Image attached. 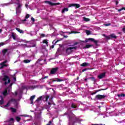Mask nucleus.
I'll return each mask as SVG.
<instances>
[{
    "label": "nucleus",
    "instance_id": "obj_1",
    "mask_svg": "<svg viewBox=\"0 0 125 125\" xmlns=\"http://www.w3.org/2000/svg\"><path fill=\"white\" fill-rule=\"evenodd\" d=\"M93 42L95 43V45L97 46L98 45V40H95L93 38H89V39H86L85 41H81V42Z\"/></svg>",
    "mask_w": 125,
    "mask_h": 125
},
{
    "label": "nucleus",
    "instance_id": "obj_2",
    "mask_svg": "<svg viewBox=\"0 0 125 125\" xmlns=\"http://www.w3.org/2000/svg\"><path fill=\"white\" fill-rule=\"evenodd\" d=\"M3 82H5L4 84L6 85L8 83H10V79L7 75H4L3 77L1 79Z\"/></svg>",
    "mask_w": 125,
    "mask_h": 125
},
{
    "label": "nucleus",
    "instance_id": "obj_3",
    "mask_svg": "<svg viewBox=\"0 0 125 125\" xmlns=\"http://www.w3.org/2000/svg\"><path fill=\"white\" fill-rule=\"evenodd\" d=\"M22 3L18 2L17 3V13H21V11H22Z\"/></svg>",
    "mask_w": 125,
    "mask_h": 125
},
{
    "label": "nucleus",
    "instance_id": "obj_4",
    "mask_svg": "<svg viewBox=\"0 0 125 125\" xmlns=\"http://www.w3.org/2000/svg\"><path fill=\"white\" fill-rule=\"evenodd\" d=\"M77 48H78V47L77 46L68 47L66 49V53L68 55L71 54V53L73 52V50L76 49Z\"/></svg>",
    "mask_w": 125,
    "mask_h": 125
},
{
    "label": "nucleus",
    "instance_id": "obj_5",
    "mask_svg": "<svg viewBox=\"0 0 125 125\" xmlns=\"http://www.w3.org/2000/svg\"><path fill=\"white\" fill-rule=\"evenodd\" d=\"M103 36L104 37L106 40H112V39H117V38L114 34H112L109 36H107L105 34H103Z\"/></svg>",
    "mask_w": 125,
    "mask_h": 125
},
{
    "label": "nucleus",
    "instance_id": "obj_6",
    "mask_svg": "<svg viewBox=\"0 0 125 125\" xmlns=\"http://www.w3.org/2000/svg\"><path fill=\"white\" fill-rule=\"evenodd\" d=\"M106 96L103 95H100V94H99V95H97L96 96H95V99H98V100H101L102 99H104V98H106Z\"/></svg>",
    "mask_w": 125,
    "mask_h": 125
},
{
    "label": "nucleus",
    "instance_id": "obj_7",
    "mask_svg": "<svg viewBox=\"0 0 125 125\" xmlns=\"http://www.w3.org/2000/svg\"><path fill=\"white\" fill-rule=\"evenodd\" d=\"M45 3H47L48 4H49V5H51V6H53V5H59L60 4V3H53L52 2H50V1H45Z\"/></svg>",
    "mask_w": 125,
    "mask_h": 125
},
{
    "label": "nucleus",
    "instance_id": "obj_8",
    "mask_svg": "<svg viewBox=\"0 0 125 125\" xmlns=\"http://www.w3.org/2000/svg\"><path fill=\"white\" fill-rule=\"evenodd\" d=\"M73 6L76 7V8H80V7H81V5L77 3H71L68 5V7H72Z\"/></svg>",
    "mask_w": 125,
    "mask_h": 125
},
{
    "label": "nucleus",
    "instance_id": "obj_9",
    "mask_svg": "<svg viewBox=\"0 0 125 125\" xmlns=\"http://www.w3.org/2000/svg\"><path fill=\"white\" fill-rule=\"evenodd\" d=\"M15 101H16V100H15L14 99H12L10 100L8 102L7 104L6 105H4V107H9V106H10V104H11V102H15Z\"/></svg>",
    "mask_w": 125,
    "mask_h": 125
},
{
    "label": "nucleus",
    "instance_id": "obj_10",
    "mask_svg": "<svg viewBox=\"0 0 125 125\" xmlns=\"http://www.w3.org/2000/svg\"><path fill=\"white\" fill-rule=\"evenodd\" d=\"M59 69V68L58 67H55V68H53L51 69L50 74H51V75H53L54 74H55L56 73V72H57V71H58V69Z\"/></svg>",
    "mask_w": 125,
    "mask_h": 125
},
{
    "label": "nucleus",
    "instance_id": "obj_11",
    "mask_svg": "<svg viewBox=\"0 0 125 125\" xmlns=\"http://www.w3.org/2000/svg\"><path fill=\"white\" fill-rule=\"evenodd\" d=\"M106 76V73L104 72L99 75L98 76V79H100V80H101V79H103V78H105V76Z\"/></svg>",
    "mask_w": 125,
    "mask_h": 125
},
{
    "label": "nucleus",
    "instance_id": "obj_12",
    "mask_svg": "<svg viewBox=\"0 0 125 125\" xmlns=\"http://www.w3.org/2000/svg\"><path fill=\"white\" fill-rule=\"evenodd\" d=\"M23 88H26V89H34V88H36L35 86H22Z\"/></svg>",
    "mask_w": 125,
    "mask_h": 125
},
{
    "label": "nucleus",
    "instance_id": "obj_13",
    "mask_svg": "<svg viewBox=\"0 0 125 125\" xmlns=\"http://www.w3.org/2000/svg\"><path fill=\"white\" fill-rule=\"evenodd\" d=\"M36 97L35 95L32 96L30 97V100L31 101L30 104H34V100L35 99Z\"/></svg>",
    "mask_w": 125,
    "mask_h": 125
},
{
    "label": "nucleus",
    "instance_id": "obj_14",
    "mask_svg": "<svg viewBox=\"0 0 125 125\" xmlns=\"http://www.w3.org/2000/svg\"><path fill=\"white\" fill-rule=\"evenodd\" d=\"M8 51V49H4L3 50H2V53L3 56L5 55V54H6V52H7Z\"/></svg>",
    "mask_w": 125,
    "mask_h": 125
},
{
    "label": "nucleus",
    "instance_id": "obj_15",
    "mask_svg": "<svg viewBox=\"0 0 125 125\" xmlns=\"http://www.w3.org/2000/svg\"><path fill=\"white\" fill-rule=\"evenodd\" d=\"M89 65V63H88L87 62H83L81 65V66H82V67H86Z\"/></svg>",
    "mask_w": 125,
    "mask_h": 125
},
{
    "label": "nucleus",
    "instance_id": "obj_16",
    "mask_svg": "<svg viewBox=\"0 0 125 125\" xmlns=\"http://www.w3.org/2000/svg\"><path fill=\"white\" fill-rule=\"evenodd\" d=\"M37 46L36 43H31L29 47H36Z\"/></svg>",
    "mask_w": 125,
    "mask_h": 125
},
{
    "label": "nucleus",
    "instance_id": "obj_17",
    "mask_svg": "<svg viewBox=\"0 0 125 125\" xmlns=\"http://www.w3.org/2000/svg\"><path fill=\"white\" fill-rule=\"evenodd\" d=\"M16 30L19 32V33H20V34H24V31L20 29V28H16Z\"/></svg>",
    "mask_w": 125,
    "mask_h": 125
},
{
    "label": "nucleus",
    "instance_id": "obj_18",
    "mask_svg": "<svg viewBox=\"0 0 125 125\" xmlns=\"http://www.w3.org/2000/svg\"><path fill=\"white\" fill-rule=\"evenodd\" d=\"M69 11V8H64L62 10V13H64L65 12Z\"/></svg>",
    "mask_w": 125,
    "mask_h": 125
},
{
    "label": "nucleus",
    "instance_id": "obj_19",
    "mask_svg": "<svg viewBox=\"0 0 125 125\" xmlns=\"http://www.w3.org/2000/svg\"><path fill=\"white\" fill-rule=\"evenodd\" d=\"M106 89H107V88H105V89H100L98 90H97L96 91L94 92V93H95V94H96V93H97V92H99V91H101L102 90H106Z\"/></svg>",
    "mask_w": 125,
    "mask_h": 125
},
{
    "label": "nucleus",
    "instance_id": "obj_20",
    "mask_svg": "<svg viewBox=\"0 0 125 125\" xmlns=\"http://www.w3.org/2000/svg\"><path fill=\"white\" fill-rule=\"evenodd\" d=\"M88 80H91V81H92V82H96V80H95V78H94V77H89L88 78Z\"/></svg>",
    "mask_w": 125,
    "mask_h": 125
},
{
    "label": "nucleus",
    "instance_id": "obj_21",
    "mask_svg": "<svg viewBox=\"0 0 125 125\" xmlns=\"http://www.w3.org/2000/svg\"><path fill=\"white\" fill-rule=\"evenodd\" d=\"M92 46H93V45H92V44H86V45L84 47V48H90V47H92Z\"/></svg>",
    "mask_w": 125,
    "mask_h": 125
},
{
    "label": "nucleus",
    "instance_id": "obj_22",
    "mask_svg": "<svg viewBox=\"0 0 125 125\" xmlns=\"http://www.w3.org/2000/svg\"><path fill=\"white\" fill-rule=\"evenodd\" d=\"M2 94L4 96H6V95H7L8 94V93H7V90L5 89L3 92H2Z\"/></svg>",
    "mask_w": 125,
    "mask_h": 125
},
{
    "label": "nucleus",
    "instance_id": "obj_23",
    "mask_svg": "<svg viewBox=\"0 0 125 125\" xmlns=\"http://www.w3.org/2000/svg\"><path fill=\"white\" fill-rule=\"evenodd\" d=\"M0 97H1V100H0V104L2 105L3 104L4 101H3V99L2 98V96H0Z\"/></svg>",
    "mask_w": 125,
    "mask_h": 125
},
{
    "label": "nucleus",
    "instance_id": "obj_24",
    "mask_svg": "<svg viewBox=\"0 0 125 125\" xmlns=\"http://www.w3.org/2000/svg\"><path fill=\"white\" fill-rule=\"evenodd\" d=\"M10 110H11V112H12L13 113L16 112V109H15L13 107H10Z\"/></svg>",
    "mask_w": 125,
    "mask_h": 125
},
{
    "label": "nucleus",
    "instance_id": "obj_25",
    "mask_svg": "<svg viewBox=\"0 0 125 125\" xmlns=\"http://www.w3.org/2000/svg\"><path fill=\"white\" fill-rule=\"evenodd\" d=\"M42 96H40V97L38 98L36 100V102H39L42 100Z\"/></svg>",
    "mask_w": 125,
    "mask_h": 125
},
{
    "label": "nucleus",
    "instance_id": "obj_26",
    "mask_svg": "<svg viewBox=\"0 0 125 125\" xmlns=\"http://www.w3.org/2000/svg\"><path fill=\"white\" fill-rule=\"evenodd\" d=\"M48 40H43L42 41V43H45L46 44V45H47L48 44V42H47Z\"/></svg>",
    "mask_w": 125,
    "mask_h": 125
},
{
    "label": "nucleus",
    "instance_id": "obj_27",
    "mask_svg": "<svg viewBox=\"0 0 125 125\" xmlns=\"http://www.w3.org/2000/svg\"><path fill=\"white\" fill-rule=\"evenodd\" d=\"M24 63H30L31 62V60H24L23 61Z\"/></svg>",
    "mask_w": 125,
    "mask_h": 125
},
{
    "label": "nucleus",
    "instance_id": "obj_28",
    "mask_svg": "<svg viewBox=\"0 0 125 125\" xmlns=\"http://www.w3.org/2000/svg\"><path fill=\"white\" fill-rule=\"evenodd\" d=\"M77 106H76V104H75L74 103L72 104L71 108H73L74 109H75V108H77Z\"/></svg>",
    "mask_w": 125,
    "mask_h": 125
},
{
    "label": "nucleus",
    "instance_id": "obj_29",
    "mask_svg": "<svg viewBox=\"0 0 125 125\" xmlns=\"http://www.w3.org/2000/svg\"><path fill=\"white\" fill-rule=\"evenodd\" d=\"M49 97H50V96L48 95H46L45 96V101H46V102H47L48 99H49Z\"/></svg>",
    "mask_w": 125,
    "mask_h": 125
},
{
    "label": "nucleus",
    "instance_id": "obj_30",
    "mask_svg": "<svg viewBox=\"0 0 125 125\" xmlns=\"http://www.w3.org/2000/svg\"><path fill=\"white\" fill-rule=\"evenodd\" d=\"M79 33H80V32L75 31H71L70 32H69V34H79Z\"/></svg>",
    "mask_w": 125,
    "mask_h": 125
},
{
    "label": "nucleus",
    "instance_id": "obj_31",
    "mask_svg": "<svg viewBox=\"0 0 125 125\" xmlns=\"http://www.w3.org/2000/svg\"><path fill=\"white\" fill-rule=\"evenodd\" d=\"M118 97H125V94H119L118 95Z\"/></svg>",
    "mask_w": 125,
    "mask_h": 125
},
{
    "label": "nucleus",
    "instance_id": "obj_32",
    "mask_svg": "<svg viewBox=\"0 0 125 125\" xmlns=\"http://www.w3.org/2000/svg\"><path fill=\"white\" fill-rule=\"evenodd\" d=\"M16 121L17 122H20V121H21V118H20L18 116H16Z\"/></svg>",
    "mask_w": 125,
    "mask_h": 125
},
{
    "label": "nucleus",
    "instance_id": "obj_33",
    "mask_svg": "<svg viewBox=\"0 0 125 125\" xmlns=\"http://www.w3.org/2000/svg\"><path fill=\"white\" fill-rule=\"evenodd\" d=\"M84 21H85L86 22H88V21H90V19L86 18H84L83 19Z\"/></svg>",
    "mask_w": 125,
    "mask_h": 125
},
{
    "label": "nucleus",
    "instance_id": "obj_34",
    "mask_svg": "<svg viewBox=\"0 0 125 125\" xmlns=\"http://www.w3.org/2000/svg\"><path fill=\"white\" fill-rule=\"evenodd\" d=\"M0 65H2V67H7V65L6 64H5L3 62H2L0 64Z\"/></svg>",
    "mask_w": 125,
    "mask_h": 125
},
{
    "label": "nucleus",
    "instance_id": "obj_35",
    "mask_svg": "<svg viewBox=\"0 0 125 125\" xmlns=\"http://www.w3.org/2000/svg\"><path fill=\"white\" fill-rule=\"evenodd\" d=\"M86 34L87 36L90 35V31L89 30H86Z\"/></svg>",
    "mask_w": 125,
    "mask_h": 125
},
{
    "label": "nucleus",
    "instance_id": "obj_36",
    "mask_svg": "<svg viewBox=\"0 0 125 125\" xmlns=\"http://www.w3.org/2000/svg\"><path fill=\"white\" fill-rule=\"evenodd\" d=\"M12 37L14 40H16V38L15 36L14 35V33H12Z\"/></svg>",
    "mask_w": 125,
    "mask_h": 125
},
{
    "label": "nucleus",
    "instance_id": "obj_37",
    "mask_svg": "<svg viewBox=\"0 0 125 125\" xmlns=\"http://www.w3.org/2000/svg\"><path fill=\"white\" fill-rule=\"evenodd\" d=\"M56 81L57 82H63V80L56 78Z\"/></svg>",
    "mask_w": 125,
    "mask_h": 125
},
{
    "label": "nucleus",
    "instance_id": "obj_38",
    "mask_svg": "<svg viewBox=\"0 0 125 125\" xmlns=\"http://www.w3.org/2000/svg\"><path fill=\"white\" fill-rule=\"evenodd\" d=\"M30 17V15L29 14H26L25 16V19H28Z\"/></svg>",
    "mask_w": 125,
    "mask_h": 125
},
{
    "label": "nucleus",
    "instance_id": "obj_39",
    "mask_svg": "<svg viewBox=\"0 0 125 125\" xmlns=\"http://www.w3.org/2000/svg\"><path fill=\"white\" fill-rule=\"evenodd\" d=\"M21 117H29V115H27V114L21 115Z\"/></svg>",
    "mask_w": 125,
    "mask_h": 125
},
{
    "label": "nucleus",
    "instance_id": "obj_40",
    "mask_svg": "<svg viewBox=\"0 0 125 125\" xmlns=\"http://www.w3.org/2000/svg\"><path fill=\"white\" fill-rule=\"evenodd\" d=\"M51 124H52V121H49V123L46 124V125H51Z\"/></svg>",
    "mask_w": 125,
    "mask_h": 125
},
{
    "label": "nucleus",
    "instance_id": "obj_41",
    "mask_svg": "<svg viewBox=\"0 0 125 125\" xmlns=\"http://www.w3.org/2000/svg\"><path fill=\"white\" fill-rule=\"evenodd\" d=\"M4 43L3 42H0V46H3L4 45Z\"/></svg>",
    "mask_w": 125,
    "mask_h": 125
},
{
    "label": "nucleus",
    "instance_id": "obj_42",
    "mask_svg": "<svg viewBox=\"0 0 125 125\" xmlns=\"http://www.w3.org/2000/svg\"><path fill=\"white\" fill-rule=\"evenodd\" d=\"M88 70V68H85L82 70V72H85V71H87Z\"/></svg>",
    "mask_w": 125,
    "mask_h": 125
},
{
    "label": "nucleus",
    "instance_id": "obj_43",
    "mask_svg": "<svg viewBox=\"0 0 125 125\" xmlns=\"http://www.w3.org/2000/svg\"><path fill=\"white\" fill-rule=\"evenodd\" d=\"M48 78V76H45L44 77H42V80H44V79H47Z\"/></svg>",
    "mask_w": 125,
    "mask_h": 125
},
{
    "label": "nucleus",
    "instance_id": "obj_44",
    "mask_svg": "<svg viewBox=\"0 0 125 125\" xmlns=\"http://www.w3.org/2000/svg\"><path fill=\"white\" fill-rule=\"evenodd\" d=\"M72 116H69V122H72Z\"/></svg>",
    "mask_w": 125,
    "mask_h": 125
},
{
    "label": "nucleus",
    "instance_id": "obj_45",
    "mask_svg": "<svg viewBox=\"0 0 125 125\" xmlns=\"http://www.w3.org/2000/svg\"><path fill=\"white\" fill-rule=\"evenodd\" d=\"M41 37H42V38L45 37V34L42 33V34H41Z\"/></svg>",
    "mask_w": 125,
    "mask_h": 125
},
{
    "label": "nucleus",
    "instance_id": "obj_46",
    "mask_svg": "<svg viewBox=\"0 0 125 125\" xmlns=\"http://www.w3.org/2000/svg\"><path fill=\"white\" fill-rule=\"evenodd\" d=\"M110 25H111V23H107V24H105L104 26H110Z\"/></svg>",
    "mask_w": 125,
    "mask_h": 125
},
{
    "label": "nucleus",
    "instance_id": "obj_47",
    "mask_svg": "<svg viewBox=\"0 0 125 125\" xmlns=\"http://www.w3.org/2000/svg\"><path fill=\"white\" fill-rule=\"evenodd\" d=\"M31 20L33 21V22H35V19L34 18H31Z\"/></svg>",
    "mask_w": 125,
    "mask_h": 125
},
{
    "label": "nucleus",
    "instance_id": "obj_48",
    "mask_svg": "<svg viewBox=\"0 0 125 125\" xmlns=\"http://www.w3.org/2000/svg\"><path fill=\"white\" fill-rule=\"evenodd\" d=\"M26 21H27V19H26L21 20V22H26Z\"/></svg>",
    "mask_w": 125,
    "mask_h": 125
},
{
    "label": "nucleus",
    "instance_id": "obj_49",
    "mask_svg": "<svg viewBox=\"0 0 125 125\" xmlns=\"http://www.w3.org/2000/svg\"><path fill=\"white\" fill-rule=\"evenodd\" d=\"M122 31L123 32V33H125V27L122 29Z\"/></svg>",
    "mask_w": 125,
    "mask_h": 125
},
{
    "label": "nucleus",
    "instance_id": "obj_50",
    "mask_svg": "<svg viewBox=\"0 0 125 125\" xmlns=\"http://www.w3.org/2000/svg\"><path fill=\"white\" fill-rule=\"evenodd\" d=\"M77 44H79V42H76L74 43V45H77Z\"/></svg>",
    "mask_w": 125,
    "mask_h": 125
},
{
    "label": "nucleus",
    "instance_id": "obj_51",
    "mask_svg": "<svg viewBox=\"0 0 125 125\" xmlns=\"http://www.w3.org/2000/svg\"><path fill=\"white\" fill-rule=\"evenodd\" d=\"M122 10H123V8L119 9L118 10V11L120 12V11H122Z\"/></svg>",
    "mask_w": 125,
    "mask_h": 125
},
{
    "label": "nucleus",
    "instance_id": "obj_52",
    "mask_svg": "<svg viewBox=\"0 0 125 125\" xmlns=\"http://www.w3.org/2000/svg\"><path fill=\"white\" fill-rule=\"evenodd\" d=\"M10 121L11 122V121H14V119L13 118H11L10 119Z\"/></svg>",
    "mask_w": 125,
    "mask_h": 125
},
{
    "label": "nucleus",
    "instance_id": "obj_53",
    "mask_svg": "<svg viewBox=\"0 0 125 125\" xmlns=\"http://www.w3.org/2000/svg\"><path fill=\"white\" fill-rule=\"evenodd\" d=\"M48 104L49 105V106L51 105V103H50V102H48Z\"/></svg>",
    "mask_w": 125,
    "mask_h": 125
},
{
    "label": "nucleus",
    "instance_id": "obj_54",
    "mask_svg": "<svg viewBox=\"0 0 125 125\" xmlns=\"http://www.w3.org/2000/svg\"><path fill=\"white\" fill-rule=\"evenodd\" d=\"M2 63H3L4 64H6V63H7V61H5Z\"/></svg>",
    "mask_w": 125,
    "mask_h": 125
},
{
    "label": "nucleus",
    "instance_id": "obj_55",
    "mask_svg": "<svg viewBox=\"0 0 125 125\" xmlns=\"http://www.w3.org/2000/svg\"><path fill=\"white\" fill-rule=\"evenodd\" d=\"M12 84H13V83H11L9 85V87H11V86H12Z\"/></svg>",
    "mask_w": 125,
    "mask_h": 125
},
{
    "label": "nucleus",
    "instance_id": "obj_56",
    "mask_svg": "<svg viewBox=\"0 0 125 125\" xmlns=\"http://www.w3.org/2000/svg\"><path fill=\"white\" fill-rule=\"evenodd\" d=\"M91 125H103V124H92Z\"/></svg>",
    "mask_w": 125,
    "mask_h": 125
},
{
    "label": "nucleus",
    "instance_id": "obj_57",
    "mask_svg": "<svg viewBox=\"0 0 125 125\" xmlns=\"http://www.w3.org/2000/svg\"><path fill=\"white\" fill-rule=\"evenodd\" d=\"M51 48H54V45H52L51 46Z\"/></svg>",
    "mask_w": 125,
    "mask_h": 125
},
{
    "label": "nucleus",
    "instance_id": "obj_58",
    "mask_svg": "<svg viewBox=\"0 0 125 125\" xmlns=\"http://www.w3.org/2000/svg\"><path fill=\"white\" fill-rule=\"evenodd\" d=\"M116 5H118V4H119V1H116Z\"/></svg>",
    "mask_w": 125,
    "mask_h": 125
},
{
    "label": "nucleus",
    "instance_id": "obj_59",
    "mask_svg": "<svg viewBox=\"0 0 125 125\" xmlns=\"http://www.w3.org/2000/svg\"><path fill=\"white\" fill-rule=\"evenodd\" d=\"M50 100H52V99H53V97H51L50 98Z\"/></svg>",
    "mask_w": 125,
    "mask_h": 125
},
{
    "label": "nucleus",
    "instance_id": "obj_60",
    "mask_svg": "<svg viewBox=\"0 0 125 125\" xmlns=\"http://www.w3.org/2000/svg\"><path fill=\"white\" fill-rule=\"evenodd\" d=\"M87 80H88L87 78H85V79H84L85 82H87Z\"/></svg>",
    "mask_w": 125,
    "mask_h": 125
},
{
    "label": "nucleus",
    "instance_id": "obj_61",
    "mask_svg": "<svg viewBox=\"0 0 125 125\" xmlns=\"http://www.w3.org/2000/svg\"><path fill=\"white\" fill-rule=\"evenodd\" d=\"M51 80L52 81V82H57L55 80L51 79Z\"/></svg>",
    "mask_w": 125,
    "mask_h": 125
},
{
    "label": "nucleus",
    "instance_id": "obj_62",
    "mask_svg": "<svg viewBox=\"0 0 125 125\" xmlns=\"http://www.w3.org/2000/svg\"><path fill=\"white\" fill-rule=\"evenodd\" d=\"M25 7H28V4H25Z\"/></svg>",
    "mask_w": 125,
    "mask_h": 125
},
{
    "label": "nucleus",
    "instance_id": "obj_63",
    "mask_svg": "<svg viewBox=\"0 0 125 125\" xmlns=\"http://www.w3.org/2000/svg\"><path fill=\"white\" fill-rule=\"evenodd\" d=\"M58 42H59V40H57V41H56V42H55V44H56V43H57Z\"/></svg>",
    "mask_w": 125,
    "mask_h": 125
},
{
    "label": "nucleus",
    "instance_id": "obj_64",
    "mask_svg": "<svg viewBox=\"0 0 125 125\" xmlns=\"http://www.w3.org/2000/svg\"><path fill=\"white\" fill-rule=\"evenodd\" d=\"M91 94V95H94V94H95L94 92H93V93H92Z\"/></svg>",
    "mask_w": 125,
    "mask_h": 125
}]
</instances>
